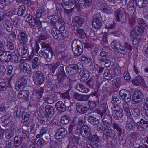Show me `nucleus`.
Listing matches in <instances>:
<instances>
[{
    "label": "nucleus",
    "instance_id": "obj_1",
    "mask_svg": "<svg viewBox=\"0 0 148 148\" xmlns=\"http://www.w3.org/2000/svg\"><path fill=\"white\" fill-rule=\"evenodd\" d=\"M112 48L116 52L123 55L127 53V49L131 51L132 47L131 45L127 43H125L124 46H121L118 42L115 40L113 41L111 44Z\"/></svg>",
    "mask_w": 148,
    "mask_h": 148
},
{
    "label": "nucleus",
    "instance_id": "obj_2",
    "mask_svg": "<svg viewBox=\"0 0 148 148\" xmlns=\"http://www.w3.org/2000/svg\"><path fill=\"white\" fill-rule=\"evenodd\" d=\"M72 50L74 55L76 56H79L82 53L83 50V47L81 41L77 39L73 40L71 43Z\"/></svg>",
    "mask_w": 148,
    "mask_h": 148
},
{
    "label": "nucleus",
    "instance_id": "obj_3",
    "mask_svg": "<svg viewBox=\"0 0 148 148\" xmlns=\"http://www.w3.org/2000/svg\"><path fill=\"white\" fill-rule=\"evenodd\" d=\"M5 44L4 42L0 41V60L2 62H9L11 58V56L9 51H5Z\"/></svg>",
    "mask_w": 148,
    "mask_h": 148
},
{
    "label": "nucleus",
    "instance_id": "obj_4",
    "mask_svg": "<svg viewBox=\"0 0 148 148\" xmlns=\"http://www.w3.org/2000/svg\"><path fill=\"white\" fill-rule=\"evenodd\" d=\"M112 114L114 119L118 120L121 119L123 116V109L120 106L116 105H113L112 107Z\"/></svg>",
    "mask_w": 148,
    "mask_h": 148
},
{
    "label": "nucleus",
    "instance_id": "obj_5",
    "mask_svg": "<svg viewBox=\"0 0 148 148\" xmlns=\"http://www.w3.org/2000/svg\"><path fill=\"white\" fill-rule=\"evenodd\" d=\"M93 20L92 23V26L96 29H100L102 25V17L98 14H95L93 16Z\"/></svg>",
    "mask_w": 148,
    "mask_h": 148
},
{
    "label": "nucleus",
    "instance_id": "obj_6",
    "mask_svg": "<svg viewBox=\"0 0 148 148\" xmlns=\"http://www.w3.org/2000/svg\"><path fill=\"white\" fill-rule=\"evenodd\" d=\"M17 50L18 55L22 58L27 57L29 54L27 45H23L22 44H18Z\"/></svg>",
    "mask_w": 148,
    "mask_h": 148
},
{
    "label": "nucleus",
    "instance_id": "obj_7",
    "mask_svg": "<svg viewBox=\"0 0 148 148\" xmlns=\"http://www.w3.org/2000/svg\"><path fill=\"white\" fill-rule=\"evenodd\" d=\"M143 95L140 91H136L132 97L131 103L135 104L140 102L143 99Z\"/></svg>",
    "mask_w": 148,
    "mask_h": 148
},
{
    "label": "nucleus",
    "instance_id": "obj_8",
    "mask_svg": "<svg viewBox=\"0 0 148 148\" xmlns=\"http://www.w3.org/2000/svg\"><path fill=\"white\" fill-rule=\"evenodd\" d=\"M90 131V128L88 126L85 125L82 127L80 132L83 138L88 140L90 137L92 135V134Z\"/></svg>",
    "mask_w": 148,
    "mask_h": 148
},
{
    "label": "nucleus",
    "instance_id": "obj_9",
    "mask_svg": "<svg viewBox=\"0 0 148 148\" xmlns=\"http://www.w3.org/2000/svg\"><path fill=\"white\" fill-rule=\"evenodd\" d=\"M27 80L24 76L19 77L15 84V89L17 91L23 89L26 86Z\"/></svg>",
    "mask_w": 148,
    "mask_h": 148
},
{
    "label": "nucleus",
    "instance_id": "obj_10",
    "mask_svg": "<svg viewBox=\"0 0 148 148\" xmlns=\"http://www.w3.org/2000/svg\"><path fill=\"white\" fill-rule=\"evenodd\" d=\"M92 3V0H79L78 3L76 4V6L77 9L79 10H80L81 8L84 9L90 7Z\"/></svg>",
    "mask_w": 148,
    "mask_h": 148
},
{
    "label": "nucleus",
    "instance_id": "obj_11",
    "mask_svg": "<svg viewBox=\"0 0 148 148\" xmlns=\"http://www.w3.org/2000/svg\"><path fill=\"white\" fill-rule=\"evenodd\" d=\"M43 74L40 71H38L33 76V80L35 84L38 85H41L44 81V78Z\"/></svg>",
    "mask_w": 148,
    "mask_h": 148
},
{
    "label": "nucleus",
    "instance_id": "obj_12",
    "mask_svg": "<svg viewBox=\"0 0 148 148\" xmlns=\"http://www.w3.org/2000/svg\"><path fill=\"white\" fill-rule=\"evenodd\" d=\"M136 125L138 130L143 131L148 128V121H146L142 118L137 123Z\"/></svg>",
    "mask_w": 148,
    "mask_h": 148
},
{
    "label": "nucleus",
    "instance_id": "obj_13",
    "mask_svg": "<svg viewBox=\"0 0 148 148\" xmlns=\"http://www.w3.org/2000/svg\"><path fill=\"white\" fill-rule=\"evenodd\" d=\"M119 95L126 103L129 102L131 100L130 92L125 89H122L120 91Z\"/></svg>",
    "mask_w": 148,
    "mask_h": 148
},
{
    "label": "nucleus",
    "instance_id": "obj_14",
    "mask_svg": "<svg viewBox=\"0 0 148 148\" xmlns=\"http://www.w3.org/2000/svg\"><path fill=\"white\" fill-rule=\"evenodd\" d=\"M45 112L44 115L47 118H50L53 117L54 114L55 110L53 106L47 105L45 107Z\"/></svg>",
    "mask_w": 148,
    "mask_h": 148
},
{
    "label": "nucleus",
    "instance_id": "obj_15",
    "mask_svg": "<svg viewBox=\"0 0 148 148\" xmlns=\"http://www.w3.org/2000/svg\"><path fill=\"white\" fill-rule=\"evenodd\" d=\"M67 133V130L65 128L61 127L55 134V138L56 139L62 138L66 136Z\"/></svg>",
    "mask_w": 148,
    "mask_h": 148
},
{
    "label": "nucleus",
    "instance_id": "obj_16",
    "mask_svg": "<svg viewBox=\"0 0 148 148\" xmlns=\"http://www.w3.org/2000/svg\"><path fill=\"white\" fill-rule=\"evenodd\" d=\"M51 34L53 38L54 39L58 40L63 39V37L65 36L64 34H60L58 29L55 27H53L52 28Z\"/></svg>",
    "mask_w": 148,
    "mask_h": 148
},
{
    "label": "nucleus",
    "instance_id": "obj_17",
    "mask_svg": "<svg viewBox=\"0 0 148 148\" xmlns=\"http://www.w3.org/2000/svg\"><path fill=\"white\" fill-rule=\"evenodd\" d=\"M102 118V122L104 125L109 127L111 125L112 119L110 115L107 114H105Z\"/></svg>",
    "mask_w": 148,
    "mask_h": 148
},
{
    "label": "nucleus",
    "instance_id": "obj_18",
    "mask_svg": "<svg viewBox=\"0 0 148 148\" xmlns=\"http://www.w3.org/2000/svg\"><path fill=\"white\" fill-rule=\"evenodd\" d=\"M18 40L21 42L18 44H22L23 45H26L28 43L27 35L23 32H21L18 36Z\"/></svg>",
    "mask_w": 148,
    "mask_h": 148
},
{
    "label": "nucleus",
    "instance_id": "obj_19",
    "mask_svg": "<svg viewBox=\"0 0 148 148\" xmlns=\"http://www.w3.org/2000/svg\"><path fill=\"white\" fill-rule=\"evenodd\" d=\"M84 21H85L83 18L77 16H75L72 20L73 25L78 28L81 27Z\"/></svg>",
    "mask_w": 148,
    "mask_h": 148
},
{
    "label": "nucleus",
    "instance_id": "obj_20",
    "mask_svg": "<svg viewBox=\"0 0 148 148\" xmlns=\"http://www.w3.org/2000/svg\"><path fill=\"white\" fill-rule=\"evenodd\" d=\"M38 53L40 56L43 57L45 58H51L53 54L52 51H50L47 49L40 51Z\"/></svg>",
    "mask_w": 148,
    "mask_h": 148
},
{
    "label": "nucleus",
    "instance_id": "obj_21",
    "mask_svg": "<svg viewBox=\"0 0 148 148\" xmlns=\"http://www.w3.org/2000/svg\"><path fill=\"white\" fill-rule=\"evenodd\" d=\"M76 106L77 112L81 114H85L88 111V108L84 106L82 103H77L76 104Z\"/></svg>",
    "mask_w": 148,
    "mask_h": 148
},
{
    "label": "nucleus",
    "instance_id": "obj_22",
    "mask_svg": "<svg viewBox=\"0 0 148 148\" xmlns=\"http://www.w3.org/2000/svg\"><path fill=\"white\" fill-rule=\"evenodd\" d=\"M133 84L136 86L139 85L140 84L144 88H146V84L142 78L140 76H137L134 78L132 80Z\"/></svg>",
    "mask_w": 148,
    "mask_h": 148
},
{
    "label": "nucleus",
    "instance_id": "obj_23",
    "mask_svg": "<svg viewBox=\"0 0 148 148\" xmlns=\"http://www.w3.org/2000/svg\"><path fill=\"white\" fill-rule=\"evenodd\" d=\"M90 95H82L75 93L73 95V97L75 99L79 101H86L89 98Z\"/></svg>",
    "mask_w": 148,
    "mask_h": 148
},
{
    "label": "nucleus",
    "instance_id": "obj_24",
    "mask_svg": "<svg viewBox=\"0 0 148 148\" xmlns=\"http://www.w3.org/2000/svg\"><path fill=\"white\" fill-rule=\"evenodd\" d=\"M55 107L57 110L60 113L65 112L66 109L65 104L61 101L57 102L56 104Z\"/></svg>",
    "mask_w": 148,
    "mask_h": 148
},
{
    "label": "nucleus",
    "instance_id": "obj_25",
    "mask_svg": "<svg viewBox=\"0 0 148 148\" xmlns=\"http://www.w3.org/2000/svg\"><path fill=\"white\" fill-rule=\"evenodd\" d=\"M25 138V136L22 137L21 136H16L14 138V146L16 147H19L22 144Z\"/></svg>",
    "mask_w": 148,
    "mask_h": 148
},
{
    "label": "nucleus",
    "instance_id": "obj_26",
    "mask_svg": "<svg viewBox=\"0 0 148 148\" xmlns=\"http://www.w3.org/2000/svg\"><path fill=\"white\" fill-rule=\"evenodd\" d=\"M29 92L28 90H22L18 93L17 96L19 98H22L26 101L28 99Z\"/></svg>",
    "mask_w": 148,
    "mask_h": 148
},
{
    "label": "nucleus",
    "instance_id": "obj_27",
    "mask_svg": "<svg viewBox=\"0 0 148 148\" xmlns=\"http://www.w3.org/2000/svg\"><path fill=\"white\" fill-rule=\"evenodd\" d=\"M44 7L43 6L39 7L37 9L35 14L37 18H40L42 15H44L46 13Z\"/></svg>",
    "mask_w": 148,
    "mask_h": 148
},
{
    "label": "nucleus",
    "instance_id": "obj_28",
    "mask_svg": "<svg viewBox=\"0 0 148 148\" xmlns=\"http://www.w3.org/2000/svg\"><path fill=\"white\" fill-rule=\"evenodd\" d=\"M103 77L106 79L110 80L114 78L115 76L112 73V71L110 70H106L103 75Z\"/></svg>",
    "mask_w": 148,
    "mask_h": 148
},
{
    "label": "nucleus",
    "instance_id": "obj_29",
    "mask_svg": "<svg viewBox=\"0 0 148 148\" xmlns=\"http://www.w3.org/2000/svg\"><path fill=\"white\" fill-rule=\"evenodd\" d=\"M128 119L127 121L126 126L128 127L130 130H133L135 126V123L132 118V116L127 117Z\"/></svg>",
    "mask_w": 148,
    "mask_h": 148
},
{
    "label": "nucleus",
    "instance_id": "obj_30",
    "mask_svg": "<svg viewBox=\"0 0 148 148\" xmlns=\"http://www.w3.org/2000/svg\"><path fill=\"white\" fill-rule=\"evenodd\" d=\"M75 87L77 90L82 93H86L89 91L88 88L85 87L83 85L81 84H77Z\"/></svg>",
    "mask_w": 148,
    "mask_h": 148
},
{
    "label": "nucleus",
    "instance_id": "obj_31",
    "mask_svg": "<svg viewBox=\"0 0 148 148\" xmlns=\"http://www.w3.org/2000/svg\"><path fill=\"white\" fill-rule=\"evenodd\" d=\"M112 99L111 101V103L113 104V105L118 106L121 102V99L120 97V96H119L118 94H114L112 96Z\"/></svg>",
    "mask_w": 148,
    "mask_h": 148
},
{
    "label": "nucleus",
    "instance_id": "obj_32",
    "mask_svg": "<svg viewBox=\"0 0 148 148\" xmlns=\"http://www.w3.org/2000/svg\"><path fill=\"white\" fill-rule=\"evenodd\" d=\"M87 120L88 123L94 125H97L99 123V120L96 117L91 115L88 116Z\"/></svg>",
    "mask_w": 148,
    "mask_h": 148
},
{
    "label": "nucleus",
    "instance_id": "obj_33",
    "mask_svg": "<svg viewBox=\"0 0 148 148\" xmlns=\"http://www.w3.org/2000/svg\"><path fill=\"white\" fill-rule=\"evenodd\" d=\"M3 26L7 31L11 32L13 29V24L8 20H6L4 23Z\"/></svg>",
    "mask_w": 148,
    "mask_h": 148
},
{
    "label": "nucleus",
    "instance_id": "obj_34",
    "mask_svg": "<svg viewBox=\"0 0 148 148\" xmlns=\"http://www.w3.org/2000/svg\"><path fill=\"white\" fill-rule=\"evenodd\" d=\"M44 91L42 87H41L39 89L34 88L33 92L34 94H35L37 97V99H40L43 94Z\"/></svg>",
    "mask_w": 148,
    "mask_h": 148
},
{
    "label": "nucleus",
    "instance_id": "obj_35",
    "mask_svg": "<svg viewBox=\"0 0 148 148\" xmlns=\"http://www.w3.org/2000/svg\"><path fill=\"white\" fill-rule=\"evenodd\" d=\"M47 18L49 20L50 23L53 25L55 24L57 22V20L59 19L58 16V15H49V14H48Z\"/></svg>",
    "mask_w": 148,
    "mask_h": 148
},
{
    "label": "nucleus",
    "instance_id": "obj_36",
    "mask_svg": "<svg viewBox=\"0 0 148 148\" xmlns=\"http://www.w3.org/2000/svg\"><path fill=\"white\" fill-rule=\"evenodd\" d=\"M74 2L72 1V0H69L67 2H62L61 4L64 9L72 7V6L74 3Z\"/></svg>",
    "mask_w": 148,
    "mask_h": 148
},
{
    "label": "nucleus",
    "instance_id": "obj_37",
    "mask_svg": "<svg viewBox=\"0 0 148 148\" xmlns=\"http://www.w3.org/2000/svg\"><path fill=\"white\" fill-rule=\"evenodd\" d=\"M47 36L46 34H41L39 35L36 37V40L35 42L41 43L44 42L47 39Z\"/></svg>",
    "mask_w": 148,
    "mask_h": 148
},
{
    "label": "nucleus",
    "instance_id": "obj_38",
    "mask_svg": "<svg viewBox=\"0 0 148 148\" xmlns=\"http://www.w3.org/2000/svg\"><path fill=\"white\" fill-rule=\"evenodd\" d=\"M123 107L127 116V117H131L132 115L129 105L127 103H125L123 104Z\"/></svg>",
    "mask_w": 148,
    "mask_h": 148
},
{
    "label": "nucleus",
    "instance_id": "obj_39",
    "mask_svg": "<svg viewBox=\"0 0 148 148\" xmlns=\"http://www.w3.org/2000/svg\"><path fill=\"white\" fill-rule=\"evenodd\" d=\"M76 34L81 38L85 39L86 37V34L82 29L77 28L75 30Z\"/></svg>",
    "mask_w": 148,
    "mask_h": 148
},
{
    "label": "nucleus",
    "instance_id": "obj_40",
    "mask_svg": "<svg viewBox=\"0 0 148 148\" xmlns=\"http://www.w3.org/2000/svg\"><path fill=\"white\" fill-rule=\"evenodd\" d=\"M58 80L60 83L63 82L68 78V77L64 72L60 73L58 76Z\"/></svg>",
    "mask_w": 148,
    "mask_h": 148
},
{
    "label": "nucleus",
    "instance_id": "obj_41",
    "mask_svg": "<svg viewBox=\"0 0 148 148\" xmlns=\"http://www.w3.org/2000/svg\"><path fill=\"white\" fill-rule=\"evenodd\" d=\"M69 90H67L66 92L62 93L60 95V97L64 101V103L69 101L70 97L68 93Z\"/></svg>",
    "mask_w": 148,
    "mask_h": 148
},
{
    "label": "nucleus",
    "instance_id": "obj_42",
    "mask_svg": "<svg viewBox=\"0 0 148 148\" xmlns=\"http://www.w3.org/2000/svg\"><path fill=\"white\" fill-rule=\"evenodd\" d=\"M147 4V1L143 0H136L135 4L139 8H144Z\"/></svg>",
    "mask_w": 148,
    "mask_h": 148
},
{
    "label": "nucleus",
    "instance_id": "obj_43",
    "mask_svg": "<svg viewBox=\"0 0 148 148\" xmlns=\"http://www.w3.org/2000/svg\"><path fill=\"white\" fill-rule=\"evenodd\" d=\"M86 144L88 148H98V144L97 143L87 140L86 142Z\"/></svg>",
    "mask_w": 148,
    "mask_h": 148
},
{
    "label": "nucleus",
    "instance_id": "obj_44",
    "mask_svg": "<svg viewBox=\"0 0 148 148\" xmlns=\"http://www.w3.org/2000/svg\"><path fill=\"white\" fill-rule=\"evenodd\" d=\"M8 11L5 8H0V21H2L7 16Z\"/></svg>",
    "mask_w": 148,
    "mask_h": 148
},
{
    "label": "nucleus",
    "instance_id": "obj_45",
    "mask_svg": "<svg viewBox=\"0 0 148 148\" xmlns=\"http://www.w3.org/2000/svg\"><path fill=\"white\" fill-rule=\"evenodd\" d=\"M138 24L140 27L143 29H146L147 27V25L145 21L143 19L139 18L137 20Z\"/></svg>",
    "mask_w": 148,
    "mask_h": 148
},
{
    "label": "nucleus",
    "instance_id": "obj_46",
    "mask_svg": "<svg viewBox=\"0 0 148 148\" xmlns=\"http://www.w3.org/2000/svg\"><path fill=\"white\" fill-rule=\"evenodd\" d=\"M75 121L73 120L71 123L70 124L69 127L68 135H72L73 134L74 128L76 124Z\"/></svg>",
    "mask_w": 148,
    "mask_h": 148
},
{
    "label": "nucleus",
    "instance_id": "obj_47",
    "mask_svg": "<svg viewBox=\"0 0 148 148\" xmlns=\"http://www.w3.org/2000/svg\"><path fill=\"white\" fill-rule=\"evenodd\" d=\"M71 119L69 116L65 115L62 116L60 122L63 125L68 124L70 121Z\"/></svg>",
    "mask_w": 148,
    "mask_h": 148
},
{
    "label": "nucleus",
    "instance_id": "obj_48",
    "mask_svg": "<svg viewBox=\"0 0 148 148\" xmlns=\"http://www.w3.org/2000/svg\"><path fill=\"white\" fill-rule=\"evenodd\" d=\"M113 71L114 72V75L116 76H118L120 75L121 73V69L119 65H113Z\"/></svg>",
    "mask_w": 148,
    "mask_h": 148
},
{
    "label": "nucleus",
    "instance_id": "obj_49",
    "mask_svg": "<svg viewBox=\"0 0 148 148\" xmlns=\"http://www.w3.org/2000/svg\"><path fill=\"white\" fill-rule=\"evenodd\" d=\"M25 10L26 8L23 5L20 6L18 7L17 13V15L20 16H23Z\"/></svg>",
    "mask_w": 148,
    "mask_h": 148
},
{
    "label": "nucleus",
    "instance_id": "obj_50",
    "mask_svg": "<svg viewBox=\"0 0 148 148\" xmlns=\"http://www.w3.org/2000/svg\"><path fill=\"white\" fill-rule=\"evenodd\" d=\"M112 126L114 128L116 129L118 132L119 136H121L122 132V130L119 126V124L117 123H114L112 124Z\"/></svg>",
    "mask_w": 148,
    "mask_h": 148
},
{
    "label": "nucleus",
    "instance_id": "obj_51",
    "mask_svg": "<svg viewBox=\"0 0 148 148\" xmlns=\"http://www.w3.org/2000/svg\"><path fill=\"white\" fill-rule=\"evenodd\" d=\"M92 142L95 143H98L99 141V136L97 134L92 135L88 140Z\"/></svg>",
    "mask_w": 148,
    "mask_h": 148
},
{
    "label": "nucleus",
    "instance_id": "obj_52",
    "mask_svg": "<svg viewBox=\"0 0 148 148\" xmlns=\"http://www.w3.org/2000/svg\"><path fill=\"white\" fill-rule=\"evenodd\" d=\"M88 105L89 106L90 110H92L95 108L97 106V103L93 101H88Z\"/></svg>",
    "mask_w": 148,
    "mask_h": 148
},
{
    "label": "nucleus",
    "instance_id": "obj_53",
    "mask_svg": "<svg viewBox=\"0 0 148 148\" xmlns=\"http://www.w3.org/2000/svg\"><path fill=\"white\" fill-rule=\"evenodd\" d=\"M24 112V109L23 108H18L15 113L16 116L18 117H21L23 115Z\"/></svg>",
    "mask_w": 148,
    "mask_h": 148
},
{
    "label": "nucleus",
    "instance_id": "obj_54",
    "mask_svg": "<svg viewBox=\"0 0 148 148\" xmlns=\"http://www.w3.org/2000/svg\"><path fill=\"white\" fill-rule=\"evenodd\" d=\"M9 99L11 102H13L16 100V95L14 92H11L9 94Z\"/></svg>",
    "mask_w": 148,
    "mask_h": 148
},
{
    "label": "nucleus",
    "instance_id": "obj_55",
    "mask_svg": "<svg viewBox=\"0 0 148 148\" xmlns=\"http://www.w3.org/2000/svg\"><path fill=\"white\" fill-rule=\"evenodd\" d=\"M113 81L114 82L116 87L117 88L119 87L121 82V79L119 77L114 79Z\"/></svg>",
    "mask_w": 148,
    "mask_h": 148
},
{
    "label": "nucleus",
    "instance_id": "obj_56",
    "mask_svg": "<svg viewBox=\"0 0 148 148\" xmlns=\"http://www.w3.org/2000/svg\"><path fill=\"white\" fill-rule=\"evenodd\" d=\"M134 2H129L127 5V8L129 10H133L135 8Z\"/></svg>",
    "mask_w": 148,
    "mask_h": 148
},
{
    "label": "nucleus",
    "instance_id": "obj_57",
    "mask_svg": "<svg viewBox=\"0 0 148 148\" xmlns=\"http://www.w3.org/2000/svg\"><path fill=\"white\" fill-rule=\"evenodd\" d=\"M144 29L139 26H137L135 27V30L138 35H141L143 34L144 32Z\"/></svg>",
    "mask_w": 148,
    "mask_h": 148
},
{
    "label": "nucleus",
    "instance_id": "obj_58",
    "mask_svg": "<svg viewBox=\"0 0 148 148\" xmlns=\"http://www.w3.org/2000/svg\"><path fill=\"white\" fill-rule=\"evenodd\" d=\"M116 13L117 20L119 22L121 21V19L123 18V15L122 13L119 11H117Z\"/></svg>",
    "mask_w": 148,
    "mask_h": 148
},
{
    "label": "nucleus",
    "instance_id": "obj_59",
    "mask_svg": "<svg viewBox=\"0 0 148 148\" xmlns=\"http://www.w3.org/2000/svg\"><path fill=\"white\" fill-rule=\"evenodd\" d=\"M74 65H68L66 67V69L67 71L70 72L73 71L74 70H76L77 69H79V66L77 65H76V66H73Z\"/></svg>",
    "mask_w": 148,
    "mask_h": 148
},
{
    "label": "nucleus",
    "instance_id": "obj_60",
    "mask_svg": "<svg viewBox=\"0 0 148 148\" xmlns=\"http://www.w3.org/2000/svg\"><path fill=\"white\" fill-rule=\"evenodd\" d=\"M41 46L42 48L46 49L49 51H52L49 44H46L45 42L41 43Z\"/></svg>",
    "mask_w": 148,
    "mask_h": 148
},
{
    "label": "nucleus",
    "instance_id": "obj_61",
    "mask_svg": "<svg viewBox=\"0 0 148 148\" xmlns=\"http://www.w3.org/2000/svg\"><path fill=\"white\" fill-rule=\"evenodd\" d=\"M86 84L89 87L93 88H94V82L93 79L90 78L86 82Z\"/></svg>",
    "mask_w": 148,
    "mask_h": 148
},
{
    "label": "nucleus",
    "instance_id": "obj_62",
    "mask_svg": "<svg viewBox=\"0 0 148 148\" xmlns=\"http://www.w3.org/2000/svg\"><path fill=\"white\" fill-rule=\"evenodd\" d=\"M8 86L7 83L4 82H0V91L4 90L7 88Z\"/></svg>",
    "mask_w": 148,
    "mask_h": 148
},
{
    "label": "nucleus",
    "instance_id": "obj_63",
    "mask_svg": "<svg viewBox=\"0 0 148 148\" xmlns=\"http://www.w3.org/2000/svg\"><path fill=\"white\" fill-rule=\"evenodd\" d=\"M143 51L146 57H148V43L143 47Z\"/></svg>",
    "mask_w": 148,
    "mask_h": 148
},
{
    "label": "nucleus",
    "instance_id": "obj_64",
    "mask_svg": "<svg viewBox=\"0 0 148 148\" xmlns=\"http://www.w3.org/2000/svg\"><path fill=\"white\" fill-rule=\"evenodd\" d=\"M142 108L144 110H148V97H147L145 100V102L143 104Z\"/></svg>",
    "mask_w": 148,
    "mask_h": 148
}]
</instances>
